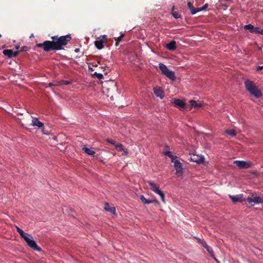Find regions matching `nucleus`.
<instances>
[{"instance_id": "1", "label": "nucleus", "mask_w": 263, "mask_h": 263, "mask_svg": "<svg viewBox=\"0 0 263 263\" xmlns=\"http://www.w3.org/2000/svg\"><path fill=\"white\" fill-rule=\"evenodd\" d=\"M52 41H45L43 43H37L36 46L42 48L45 51L49 52L51 50H60L64 48L63 46L66 45L71 39V35L67 34L58 36L54 35L51 37Z\"/></svg>"}, {"instance_id": "2", "label": "nucleus", "mask_w": 263, "mask_h": 263, "mask_svg": "<svg viewBox=\"0 0 263 263\" xmlns=\"http://www.w3.org/2000/svg\"><path fill=\"white\" fill-rule=\"evenodd\" d=\"M245 84L247 90L256 98H259L262 96L261 90L258 89L253 82L248 80Z\"/></svg>"}, {"instance_id": "3", "label": "nucleus", "mask_w": 263, "mask_h": 263, "mask_svg": "<svg viewBox=\"0 0 263 263\" xmlns=\"http://www.w3.org/2000/svg\"><path fill=\"white\" fill-rule=\"evenodd\" d=\"M159 68L163 74L165 75L172 81L175 80L176 77L174 72L170 70L163 63H160L159 64Z\"/></svg>"}, {"instance_id": "4", "label": "nucleus", "mask_w": 263, "mask_h": 263, "mask_svg": "<svg viewBox=\"0 0 263 263\" xmlns=\"http://www.w3.org/2000/svg\"><path fill=\"white\" fill-rule=\"evenodd\" d=\"M24 239L27 245L31 249L37 251H42L41 248L39 247L35 241L32 239V236L31 235L28 234V235L26 237H24Z\"/></svg>"}, {"instance_id": "5", "label": "nucleus", "mask_w": 263, "mask_h": 263, "mask_svg": "<svg viewBox=\"0 0 263 263\" xmlns=\"http://www.w3.org/2000/svg\"><path fill=\"white\" fill-rule=\"evenodd\" d=\"M147 182L149 185L151 190L154 192L155 193L158 194L160 196L162 201L163 203H165V201L164 194L162 191L159 189V186H158L155 183L152 182V181H148Z\"/></svg>"}, {"instance_id": "6", "label": "nucleus", "mask_w": 263, "mask_h": 263, "mask_svg": "<svg viewBox=\"0 0 263 263\" xmlns=\"http://www.w3.org/2000/svg\"><path fill=\"white\" fill-rule=\"evenodd\" d=\"M248 203L251 204L252 206L255 204H259L263 202V198L260 196H254V195H252L251 197H248L246 199Z\"/></svg>"}, {"instance_id": "7", "label": "nucleus", "mask_w": 263, "mask_h": 263, "mask_svg": "<svg viewBox=\"0 0 263 263\" xmlns=\"http://www.w3.org/2000/svg\"><path fill=\"white\" fill-rule=\"evenodd\" d=\"M229 197L234 203L243 202V201H247L246 199L243 198L242 194L237 195L236 196L229 195Z\"/></svg>"}, {"instance_id": "8", "label": "nucleus", "mask_w": 263, "mask_h": 263, "mask_svg": "<svg viewBox=\"0 0 263 263\" xmlns=\"http://www.w3.org/2000/svg\"><path fill=\"white\" fill-rule=\"evenodd\" d=\"M174 163V167L176 170V174H182V164L178 160H174L172 161Z\"/></svg>"}, {"instance_id": "9", "label": "nucleus", "mask_w": 263, "mask_h": 263, "mask_svg": "<svg viewBox=\"0 0 263 263\" xmlns=\"http://www.w3.org/2000/svg\"><path fill=\"white\" fill-rule=\"evenodd\" d=\"M234 163L240 168H248L251 166V163L247 161L236 160Z\"/></svg>"}, {"instance_id": "10", "label": "nucleus", "mask_w": 263, "mask_h": 263, "mask_svg": "<svg viewBox=\"0 0 263 263\" xmlns=\"http://www.w3.org/2000/svg\"><path fill=\"white\" fill-rule=\"evenodd\" d=\"M3 53L7 56L8 58H12L16 57L19 53V51H13L11 49H5L3 51Z\"/></svg>"}, {"instance_id": "11", "label": "nucleus", "mask_w": 263, "mask_h": 263, "mask_svg": "<svg viewBox=\"0 0 263 263\" xmlns=\"http://www.w3.org/2000/svg\"><path fill=\"white\" fill-rule=\"evenodd\" d=\"M204 158L202 156L193 155L191 157V160L198 164H202L204 162Z\"/></svg>"}, {"instance_id": "12", "label": "nucleus", "mask_w": 263, "mask_h": 263, "mask_svg": "<svg viewBox=\"0 0 263 263\" xmlns=\"http://www.w3.org/2000/svg\"><path fill=\"white\" fill-rule=\"evenodd\" d=\"M202 246L206 250L212 257L216 260L214 256V251H213L212 248L209 246L205 242H202Z\"/></svg>"}, {"instance_id": "13", "label": "nucleus", "mask_w": 263, "mask_h": 263, "mask_svg": "<svg viewBox=\"0 0 263 263\" xmlns=\"http://www.w3.org/2000/svg\"><path fill=\"white\" fill-rule=\"evenodd\" d=\"M174 104L175 107L180 108H183L185 105V102L183 100L179 99H175L174 100Z\"/></svg>"}, {"instance_id": "14", "label": "nucleus", "mask_w": 263, "mask_h": 263, "mask_svg": "<svg viewBox=\"0 0 263 263\" xmlns=\"http://www.w3.org/2000/svg\"><path fill=\"white\" fill-rule=\"evenodd\" d=\"M32 125L33 126H37L39 128H41L44 126V124L35 117H32Z\"/></svg>"}, {"instance_id": "15", "label": "nucleus", "mask_w": 263, "mask_h": 263, "mask_svg": "<svg viewBox=\"0 0 263 263\" xmlns=\"http://www.w3.org/2000/svg\"><path fill=\"white\" fill-rule=\"evenodd\" d=\"M154 93L156 96L160 97L161 99L164 97V92L160 88H154Z\"/></svg>"}, {"instance_id": "16", "label": "nucleus", "mask_w": 263, "mask_h": 263, "mask_svg": "<svg viewBox=\"0 0 263 263\" xmlns=\"http://www.w3.org/2000/svg\"><path fill=\"white\" fill-rule=\"evenodd\" d=\"M82 150L87 154L90 156L94 155L96 152L92 150V148H89L85 146L82 148Z\"/></svg>"}, {"instance_id": "17", "label": "nucleus", "mask_w": 263, "mask_h": 263, "mask_svg": "<svg viewBox=\"0 0 263 263\" xmlns=\"http://www.w3.org/2000/svg\"><path fill=\"white\" fill-rule=\"evenodd\" d=\"M166 47L170 50H174L176 48V43L173 41L166 45Z\"/></svg>"}, {"instance_id": "18", "label": "nucleus", "mask_w": 263, "mask_h": 263, "mask_svg": "<svg viewBox=\"0 0 263 263\" xmlns=\"http://www.w3.org/2000/svg\"><path fill=\"white\" fill-rule=\"evenodd\" d=\"M190 105L191 107H194L195 108H199L202 106V104L200 103H197L195 100H191L189 102Z\"/></svg>"}, {"instance_id": "19", "label": "nucleus", "mask_w": 263, "mask_h": 263, "mask_svg": "<svg viewBox=\"0 0 263 263\" xmlns=\"http://www.w3.org/2000/svg\"><path fill=\"white\" fill-rule=\"evenodd\" d=\"M187 7H188L189 9L190 10L192 14H193V15L195 14V13H196L197 12V8H195L194 7L192 3L188 2Z\"/></svg>"}, {"instance_id": "20", "label": "nucleus", "mask_w": 263, "mask_h": 263, "mask_svg": "<svg viewBox=\"0 0 263 263\" xmlns=\"http://www.w3.org/2000/svg\"><path fill=\"white\" fill-rule=\"evenodd\" d=\"M104 42L102 40L96 41L95 42V45L98 49H102L104 47Z\"/></svg>"}, {"instance_id": "21", "label": "nucleus", "mask_w": 263, "mask_h": 263, "mask_svg": "<svg viewBox=\"0 0 263 263\" xmlns=\"http://www.w3.org/2000/svg\"><path fill=\"white\" fill-rule=\"evenodd\" d=\"M115 147L118 151H119V152L123 151L124 153V155L125 156H126L127 155V152L126 151H124V149H123V146L122 144H120V143L117 144L116 145H115Z\"/></svg>"}, {"instance_id": "22", "label": "nucleus", "mask_w": 263, "mask_h": 263, "mask_svg": "<svg viewBox=\"0 0 263 263\" xmlns=\"http://www.w3.org/2000/svg\"><path fill=\"white\" fill-rule=\"evenodd\" d=\"M104 209L106 211L110 212L112 213H115L116 210L115 208L112 207H110L109 204L108 203H106L105 204Z\"/></svg>"}, {"instance_id": "23", "label": "nucleus", "mask_w": 263, "mask_h": 263, "mask_svg": "<svg viewBox=\"0 0 263 263\" xmlns=\"http://www.w3.org/2000/svg\"><path fill=\"white\" fill-rule=\"evenodd\" d=\"M16 229L20 236L23 238L24 237H26V236L28 235V234L25 233L22 229L17 226H16Z\"/></svg>"}, {"instance_id": "24", "label": "nucleus", "mask_w": 263, "mask_h": 263, "mask_svg": "<svg viewBox=\"0 0 263 263\" xmlns=\"http://www.w3.org/2000/svg\"><path fill=\"white\" fill-rule=\"evenodd\" d=\"M251 33H258V34L263 35V29H261L258 27H255Z\"/></svg>"}, {"instance_id": "25", "label": "nucleus", "mask_w": 263, "mask_h": 263, "mask_svg": "<svg viewBox=\"0 0 263 263\" xmlns=\"http://www.w3.org/2000/svg\"><path fill=\"white\" fill-rule=\"evenodd\" d=\"M254 27H255L253 25H252L251 24H249L245 25L243 27V28L246 30H249V31L251 33L252 32L253 30L254 29Z\"/></svg>"}, {"instance_id": "26", "label": "nucleus", "mask_w": 263, "mask_h": 263, "mask_svg": "<svg viewBox=\"0 0 263 263\" xmlns=\"http://www.w3.org/2000/svg\"><path fill=\"white\" fill-rule=\"evenodd\" d=\"M140 199L144 204L152 203V201L146 199L143 195H140Z\"/></svg>"}, {"instance_id": "27", "label": "nucleus", "mask_w": 263, "mask_h": 263, "mask_svg": "<svg viewBox=\"0 0 263 263\" xmlns=\"http://www.w3.org/2000/svg\"><path fill=\"white\" fill-rule=\"evenodd\" d=\"M164 155L165 156H168V157L171 158L172 159V161H174V160L175 159H176L177 157L176 156H174L172 154V153L170 151H167L164 153Z\"/></svg>"}, {"instance_id": "28", "label": "nucleus", "mask_w": 263, "mask_h": 263, "mask_svg": "<svg viewBox=\"0 0 263 263\" xmlns=\"http://www.w3.org/2000/svg\"><path fill=\"white\" fill-rule=\"evenodd\" d=\"M225 133L229 134L230 136H235L236 135V133L235 130L231 129V130H226Z\"/></svg>"}, {"instance_id": "29", "label": "nucleus", "mask_w": 263, "mask_h": 263, "mask_svg": "<svg viewBox=\"0 0 263 263\" xmlns=\"http://www.w3.org/2000/svg\"><path fill=\"white\" fill-rule=\"evenodd\" d=\"M174 7H173V9H172V15L175 18H178L179 17H180V15L179 14V13L177 11H174Z\"/></svg>"}, {"instance_id": "30", "label": "nucleus", "mask_w": 263, "mask_h": 263, "mask_svg": "<svg viewBox=\"0 0 263 263\" xmlns=\"http://www.w3.org/2000/svg\"><path fill=\"white\" fill-rule=\"evenodd\" d=\"M124 36V34L122 33L121 35L118 37H115V41H116V45L118 46L119 42L121 41L122 38Z\"/></svg>"}, {"instance_id": "31", "label": "nucleus", "mask_w": 263, "mask_h": 263, "mask_svg": "<svg viewBox=\"0 0 263 263\" xmlns=\"http://www.w3.org/2000/svg\"><path fill=\"white\" fill-rule=\"evenodd\" d=\"M94 76L99 80H101V79H103V76L101 73H97V72H95L94 73Z\"/></svg>"}, {"instance_id": "32", "label": "nucleus", "mask_w": 263, "mask_h": 263, "mask_svg": "<svg viewBox=\"0 0 263 263\" xmlns=\"http://www.w3.org/2000/svg\"><path fill=\"white\" fill-rule=\"evenodd\" d=\"M208 7V4H205L203 7H201V8H197V12H199V11H202V10H205Z\"/></svg>"}, {"instance_id": "33", "label": "nucleus", "mask_w": 263, "mask_h": 263, "mask_svg": "<svg viewBox=\"0 0 263 263\" xmlns=\"http://www.w3.org/2000/svg\"><path fill=\"white\" fill-rule=\"evenodd\" d=\"M70 84V81L62 80V81H61L60 82V84H59V85H69Z\"/></svg>"}, {"instance_id": "34", "label": "nucleus", "mask_w": 263, "mask_h": 263, "mask_svg": "<svg viewBox=\"0 0 263 263\" xmlns=\"http://www.w3.org/2000/svg\"><path fill=\"white\" fill-rule=\"evenodd\" d=\"M29 49V48L27 46H23L21 48V50L18 51H19V52H21V51H27Z\"/></svg>"}, {"instance_id": "35", "label": "nucleus", "mask_w": 263, "mask_h": 263, "mask_svg": "<svg viewBox=\"0 0 263 263\" xmlns=\"http://www.w3.org/2000/svg\"><path fill=\"white\" fill-rule=\"evenodd\" d=\"M107 142L113 145H114L115 146V145H116L117 144L115 143V141H114L113 140H111V139H107L106 140Z\"/></svg>"}, {"instance_id": "36", "label": "nucleus", "mask_w": 263, "mask_h": 263, "mask_svg": "<svg viewBox=\"0 0 263 263\" xmlns=\"http://www.w3.org/2000/svg\"><path fill=\"white\" fill-rule=\"evenodd\" d=\"M198 242L202 245V242H205L204 240L201 239L200 238L197 239Z\"/></svg>"}, {"instance_id": "37", "label": "nucleus", "mask_w": 263, "mask_h": 263, "mask_svg": "<svg viewBox=\"0 0 263 263\" xmlns=\"http://www.w3.org/2000/svg\"><path fill=\"white\" fill-rule=\"evenodd\" d=\"M150 201H153L152 203H156L158 204L159 203V202H158V201L157 200H150Z\"/></svg>"}, {"instance_id": "38", "label": "nucleus", "mask_w": 263, "mask_h": 263, "mask_svg": "<svg viewBox=\"0 0 263 263\" xmlns=\"http://www.w3.org/2000/svg\"><path fill=\"white\" fill-rule=\"evenodd\" d=\"M57 85H57V84H53V83H49V84H48V86H49V87H51V86H57Z\"/></svg>"}, {"instance_id": "39", "label": "nucleus", "mask_w": 263, "mask_h": 263, "mask_svg": "<svg viewBox=\"0 0 263 263\" xmlns=\"http://www.w3.org/2000/svg\"><path fill=\"white\" fill-rule=\"evenodd\" d=\"M263 69V66H259L258 68H257V70L259 71V70H261V69Z\"/></svg>"}, {"instance_id": "40", "label": "nucleus", "mask_w": 263, "mask_h": 263, "mask_svg": "<svg viewBox=\"0 0 263 263\" xmlns=\"http://www.w3.org/2000/svg\"><path fill=\"white\" fill-rule=\"evenodd\" d=\"M80 51V49L79 48H76L75 50H74V51L76 52H78L79 51Z\"/></svg>"}, {"instance_id": "41", "label": "nucleus", "mask_w": 263, "mask_h": 263, "mask_svg": "<svg viewBox=\"0 0 263 263\" xmlns=\"http://www.w3.org/2000/svg\"><path fill=\"white\" fill-rule=\"evenodd\" d=\"M15 48H16V49H18L19 48V46H15Z\"/></svg>"}, {"instance_id": "42", "label": "nucleus", "mask_w": 263, "mask_h": 263, "mask_svg": "<svg viewBox=\"0 0 263 263\" xmlns=\"http://www.w3.org/2000/svg\"><path fill=\"white\" fill-rule=\"evenodd\" d=\"M2 36L1 34H0V37Z\"/></svg>"}]
</instances>
